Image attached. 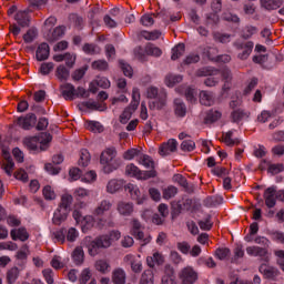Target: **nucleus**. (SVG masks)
<instances>
[{
	"instance_id": "nucleus-60",
	"label": "nucleus",
	"mask_w": 284,
	"mask_h": 284,
	"mask_svg": "<svg viewBox=\"0 0 284 284\" xmlns=\"http://www.w3.org/2000/svg\"><path fill=\"white\" fill-rule=\"evenodd\" d=\"M197 225L204 231L212 230V217L209 215L205 220H200Z\"/></svg>"
},
{
	"instance_id": "nucleus-15",
	"label": "nucleus",
	"mask_w": 284,
	"mask_h": 284,
	"mask_svg": "<svg viewBox=\"0 0 284 284\" xmlns=\"http://www.w3.org/2000/svg\"><path fill=\"white\" fill-rule=\"evenodd\" d=\"M124 189H125V192H129L131 199L133 201H136L138 205L143 204L144 197L141 194V190H139V186L132 183H129L124 186Z\"/></svg>"
},
{
	"instance_id": "nucleus-13",
	"label": "nucleus",
	"mask_w": 284,
	"mask_h": 284,
	"mask_svg": "<svg viewBox=\"0 0 284 284\" xmlns=\"http://www.w3.org/2000/svg\"><path fill=\"white\" fill-rule=\"evenodd\" d=\"M112 201L110 200H101L95 209L93 210V216H98V219H101V216H105L108 212L112 211Z\"/></svg>"
},
{
	"instance_id": "nucleus-1",
	"label": "nucleus",
	"mask_w": 284,
	"mask_h": 284,
	"mask_svg": "<svg viewBox=\"0 0 284 284\" xmlns=\"http://www.w3.org/2000/svg\"><path fill=\"white\" fill-rule=\"evenodd\" d=\"M74 197L71 194H63L61 196L58 209L53 213L52 223L53 225H61L64 221H68V215L72 211V203Z\"/></svg>"
},
{
	"instance_id": "nucleus-27",
	"label": "nucleus",
	"mask_w": 284,
	"mask_h": 284,
	"mask_svg": "<svg viewBox=\"0 0 284 284\" xmlns=\"http://www.w3.org/2000/svg\"><path fill=\"white\" fill-rule=\"evenodd\" d=\"M19 274H21V271L19 267L13 266L9 268L6 273V278L8 284H14L17 283V280L19 278Z\"/></svg>"
},
{
	"instance_id": "nucleus-49",
	"label": "nucleus",
	"mask_w": 284,
	"mask_h": 284,
	"mask_svg": "<svg viewBox=\"0 0 284 284\" xmlns=\"http://www.w3.org/2000/svg\"><path fill=\"white\" fill-rule=\"evenodd\" d=\"M173 183H178L184 190H190V184L187 183V179L182 174H174L172 179Z\"/></svg>"
},
{
	"instance_id": "nucleus-37",
	"label": "nucleus",
	"mask_w": 284,
	"mask_h": 284,
	"mask_svg": "<svg viewBox=\"0 0 284 284\" xmlns=\"http://www.w3.org/2000/svg\"><path fill=\"white\" fill-rule=\"evenodd\" d=\"M55 75L59 81H68L70 79V70H68L63 64L57 68Z\"/></svg>"
},
{
	"instance_id": "nucleus-30",
	"label": "nucleus",
	"mask_w": 284,
	"mask_h": 284,
	"mask_svg": "<svg viewBox=\"0 0 284 284\" xmlns=\"http://www.w3.org/2000/svg\"><path fill=\"white\" fill-rule=\"evenodd\" d=\"M85 258V253L83 252V247L78 246L74 248L72 253V260L77 265H83V261Z\"/></svg>"
},
{
	"instance_id": "nucleus-61",
	"label": "nucleus",
	"mask_w": 284,
	"mask_h": 284,
	"mask_svg": "<svg viewBox=\"0 0 284 284\" xmlns=\"http://www.w3.org/2000/svg\"><path fill=\"white\" fill-rule=\"evenodd\" d=\"M233 119V123H239V121H243L245 116H247V113H245L243 110H235L231 114Z\"/></svg>"
},
{
	"instance_id": "nucleus-58",
	"label": "nucleus",
	"mask_w": 284,
	"mask_h": 284,
	"mask_svg": "<svg viewBox=\"0 0 284 284\" xmlns=\"http://www.w3.org/2000/svg\"><path fill=\"white\" fill-rule=\"evenodd\" d=\"M42 192L47 201H54L57 199V194L54 193V190H52V186L50 185L44 186Z\"/></svg>"
},
{
	"instance_id": "nucleus-32",
	"label": "nucleus",
	"mask_w": 284,
	"mask_h": 284,
	"mask_svg": "<svg viewBox=\"0 0 284 284\" xmlns=\"http://www.w3.org/2000/svg\"><path fill=\"white\" fill-rule=\"evenodd\" d=\"M90 151H88V149H82L80 152V159L78 161V165H80V168H88V165H90Z\"/></svg>"
},
{
	"instance_id": "nucleus-57",
	"label": "nucleus",
	"mask_w": 284,
	"mask_h": 284,
	"mask_svg": "<svg viewBox=\"0 0 284 284\" xmlns=\"http://www.w3.org/2000/svg\"><path fill=\"white\" fill-rule=\"evenodd\" d=\"M140 101H141V93H139L138 88H133L131 108H133V110H136L139 108V102Z\"/></svg>"
},
{
	"instance_id": "nucleus-8",
	"label": "nucleus",
	"mask_w": 284,
	"mask_h": 284,
	"mask_svg": "<svg viewBox=\"0 0 284 284\" xmlns=\"http://www.w3.org/2000/svg\"><path fill=\"white\" fill-rule=\"evenodd\" d=\"M125 174L128 176H133L134 179H140L142 181H148V179H154L156 178V171L150 170V171H141L136 165L129 164L125 168Z\"/></svg>"
},
{
	"instance_id": "nucleus-39",
	"label": "nucleus",
	"mask_w": 284,
	"mask_h": 284,
	"mask_svg": "<svg viewBox=\"0 0 284 284\" xmlns=\"http://www.w3.org/2000/svg\"><path fill=\"white\" fill-rule=\"evenodd\" d=\"M185 54V44L179 43L172 49V55L171 59L172 61H176V59H181Z\"/></svg>"
},
{
	"instance_id": "nucleus-22",
	"label": "nucleus",
	"mask_w": 284,
	"mask_h": 284,
	"mask_svg": "<svg viewBox=\"0 0 284 284\" xmlns=\"http://www.w3.org/2000/svg\"><path fill=\"white\" fill-rule=\"evenodd\" d=\"M123 185H125L123 180H111L106 184V192L109 194H116L119 190H123Z\"/></svg>"
},
{
	"instance_id": "nucleus-35",
	"label": "nucleus",
	"mask_w": 284,
	"mask_h": 284,
	"mask_svg": "<svg viewBox=\"0 0 284 284\" xmlns=\"http://www.w3.org/2000/svg\"><path fill=\"white\" fill-rule=\"evenodd\" d=\"M139 284H154V272L145 270L140 277Z\"/></svg>"
},
{
	"instance_id": "nucleus-50",
	"label": "nucleus",
	"mask_w": 284,
	"mask_h": 284,
	"mask_svg": "<svg viewBox=\"0 0 284 284\" xmlns=\"http://www.w3.org/2000/svg\"><path fill=\"white\" fill-rule=\"evenodd\" d=\"M38 31L34 28L29 29L22 37L24 43H32L38 37Z\"/></svg>"
},
{
	"instance_id": "nucleus-64",
	"label": "nucleus",
	"mask_w": 284,
	"mask_h": 284,
	"mask_svg": "<svg viewBox=\"0 0 284 284\" xmlns=\"http://www.w3.org/2000/svg\"><path fill=\"white\" fill-rule=\"evenodd\" d=\"M87 128L91 132H103V125L99 122L89 121Z\"/></svg>"
},
{
	"instance_id": "nucleus-62",
	"label": "nucleus",
	"mask_w": 284,
	"mask_h": 284,
	"mask_svg": "<svg viewBox=\"0 0 284 284\" xmlns=\"http://www.w3.org/2000/svg\"><path fill=\"white\" fill-rule=\"evenodd\" d=\"M131 270L134 272V274H141L143 272V262L139 260H132Z\"/></svg>"
},
{
	"instance_id": "nucleus-34",
	"label": "nucleus",
	"mask_w": 284,
	"mask_h": 284,
	"mask_svg": "<svg viewBox=\"0 0 284 284\" xmlns=\"http://www.w3.org/2000/svg\"><path fill=\"white\" fill-rule=\"evenodd\" d=\"M174 108H175V114L176 116H185L187 112V108H185V103H183V100L181 99H175L174 100Z\"/></svg>"
},
{
	"instance_id": "nucleus-9",
	"label": "nucleus",
	"mask_w": 284,
	"mask_h": 284,
	"mask_svg": "<svg viewBox=\"0 0 284 284\" xmlns=\"http://www.w3.org/2000/svg\"><path fill=\"white\" fill-rule=\"evenodd\" d=\"M234 48L240 51L237 57L242 60L245 61V59H248L250 55L252 54V50H254V42L252 41H246L243 42L241 40H237L233 43Z\"/></svg>"
},
{
	"instance_id": "nucleus-21",
	"label": "nucleus",
	"mask_w": 284,
	"mask_h": 284,
	"mask_svg": "<svg viewBox=\"0 0 284 284\" xmlns=\"http://www.w3.org/2000/svg\"><path fill=\"white\" fill-rule=\"evenodd\" d=\"M12 241H22L26 242L30 239V234H28V230L26 227L13 229L10 232Z\"/></svg>"
},
{
	"instance_id": "nucleus-55",
	"label": "nucleus",
	"mask_w": 284,
	"mask_h": 284,
	"mask_svg": "<svg viewBox=\"0 0 284 284\" xmlns=\"http://www.w3.org/2000/svg\"><path fill=\"white\" fill-rule=\"evenodd\" d=\"M256 32H258V29H256V27L247 26L244 28L242 32V39H245V40L252 39V37L256 34Z\"/></svg>"
},
{
	"instance_id": "nucleus-48",
	"label": "nucleus",
	"mask_w": 284,
	"mask_h": 284,
	"mask_svg": "<svg viewBox=\"0 0 284 284\" xmlns=\"http://www.w3.org/2000/svg\"><path fill=\"white\" fill-rule=\"evenodd\" d=\"M233 134L234 133L232 131H229L223 136V142L225 143V145H229V148H232L233 145H239L241 143V140L232 139Z\"/></svg>"
},
{
	"instance_id": "nucleus-63",
	"label": "nucleus",
	"mask_w": 284,
	"mask_h": 284,
	"mask_svg": "<svg viewBox=\"0 0 284 284\" xmlns=\"http://www.w3.org/2000/svg\"><path fill=\"white\" fill-rule=\"evenodd\" d=\"M214 39L219 43H230L232 36L230 33H215Z\"/></svg>"
},
{
	"instance_id": "nucleus-42",
	"label": "nucleus",
	"mask_w": 284,
	"mask_h": 284,
	"mask_svg": "<svg viewBox=\"0 0 284 284\" xmlns=\"http://www.w3.org/2000/svg\"><path fill=\"white\" fill-rule=\"evenodd\" d=\"M91 68L92 70H98V72H106L110 64H108V61L105 60H95L91 63Z\"/></svg>"
},
{
	"instance_id": "nucleus-44",
	"label": "nucleus",
	"mask_w": 284,
	"mask_h": 284,
	"mask_svg": "<svg viewBox=\"0 0 284 284\" xmlns=\"http://www.w3.org/2000/svg\"><path fill=\"white\" fill-rule=\"evenodd\" d=\"M221 74H222L223 81H225V83L222 88V90L225 92L230 89L229 83L232 81V71H230V69H227V68H224V69H222Z\"/></svg>"
},
{
	"instance_id": "nucleus-59",
	"label": "nucleus",
	"mask_w": 284,
	"mask_h": 284,
	"mask_svg": "<svg viewBox=\"0 0 284 284\" xmlns=\"http://www.w3.org/2000/svg\"><path fill=\"white\" fill-rule=\"evenodd\" d=\"M54 70V63L52 62H44L40 67V73L43 74L44 77L50 74Z\"/></svg>"
},
{
	"instance_id": "nucleus-41",
	"label": "nucleus",
	"mask_w": 284,
	"mask_h": 284,
	"mask_svg": "<svg viewBox=\"0 0 284 284\" xmlns=\"http://www.w3.org/2000/svg\"><path fill=\"white\" fill-rule=\"evenodd\" d=\"M144 50L149 57H161L163 54V51L152 43H148Z\"/></svg>"
},
{
	"instance_id": "nucleus-14",
	"label": "nucleus",
	"mask_w": 284,
	"mask_h": 284,
	"mask_svg": "<svg viewBox=\"0 0 284 284\" xmlns=\"http://www.w3.org/2000/svg\"><path fill=\"white\" fill-rule=\"evenodd\" d=\"M179 146V142L174 139L168 140V142H164L159 148V155L160 156H170L172 152H176V148Z\"/></svg>"
},
{
	"instance_id": "nucleus-33",
	"label": "nucleus",
	"mask_w": 284,
	"mask_h": 284,
	"mask_svg": "<svg viewBox=\"0 0 284 284\" xmlns=\"http://www.w3.org/2000/svg\"><path fill=\"white\" fill-rule=\"evenodd\" d=\"M82 51L84 54H101V48L94 43H84L82 47Z\"/></svg>"
},
{
	"instance_id": "nucleus-46",
	"label": "nucleus",
	"mask_w": 284,
	"mask_h": 284,
	"mask_svg": "<svg viewBox=\"0 0 284 284\" xmlns=\"http://www.w3.org/2000/svg\"><path fill=\"white\" fill-rule=\"evenodd\" d=\"M141 37L145 39L146 41H156V39L161 38V33L159 30L154 31H141Z\"/></svg>"
},
{
	"instance_id": "nucleus-4",
	"label": "nucleus",
	"mask_w": 284,
	"mask_h": 284,
	"mask_svg": "<svg viewBox=\"0 0 284 284\" xmlns=\"http://www.w3.org/2000/svg\"><path fill=\"white\" fill-rule=\"evenodd\" d=\"M148 99H155L149 102L150 110H163L168 103V93L165 91H160L155 87H151L146 90Z\"/></svg>"
},
{
	"instance_id": "nucleus-54",
	"label": "nucleus",
	"mask_w": 284,
	"mask_h": 284,
	"mask_svg": "<svg viewBox=\"0 0 284 284\" xmlns=\"http://www.w3.org/2000/svg\"><path fill=\"white\" fill-rule=\"evenodd\" d=\"M234 256L231 260V263H237L239 258H243L245 256V251L243 250V245H236L233 251Z\"/></svg>"
},
{
	"instance_id": "nucleus-45",
	"label": "nucleus",
	"mask_w": 284,
	"mask_h": 284,
	"mask_svg": "<svg viewBox=\"0 0 284 284\" xmlns=\"http://www.w3.org/2000/svg\"><path fill=\"white\" fill-rule=\"evenodd\" d=\"M139 163L140 165H143L146 168V170H154V160H152V158H150V155H141L139 158Z\"/></svg>"
},
{
	"instance_id": "nucleus-53",
	"label": "nucleus",
	"mask_w": 284,
	"mask_h": 284,
	"mask_svg": "<svg viewBox=\"0 0 284 284\" xmlns=\"http://www.w3.org/2000/svg\"><path fill=\"white\" fill-rule=\"evenodd\" d=\"M222 19H223V21H227L229 23H241V18H239V16H236L230 11H225L222 14Z\"/></svg>"
},
{
	"instance_id": "nucleus-19",
	"label": "nucleus",
	"mask_w": 284,
	"mask_h": 284,
	"mask_svg": "<svg viewBox=\"0 0 284 284\" xmlns=\"http://www.w3.org/2000/svg\"><path fill=\"white\" fill-rule=\"evenodd\" d=\"M265 205L272 209L276 205V189L274 186L267 187L264 192Z\"/></svg>"
},
{
	"instance_id": "nucleus-6",
	"label": "nucleus",
	"mask_w": 284,
	"mask_h": 284,
	"mask_svg": "<svg viewBox=\"0 0 284 284\" xmlns=\"http://www.w3.org/2000/svg\"><path fill=\"white\" fill-rule=\"evenodd\" d=\"M110 245H112L110 236L101 235L88 244V253L90 256H97L101 253V250H108Z\"/></svg>"
},
{
	"instance_id": "nucleus-24",
	"label": "nucleus",
	"mask_w": 284,
	"mask_h": 284,
	"mask_svg": "<svg viewBox=\"0 0 284 284\" xmlns=\"http://www.w3.org/2000/svg\"><path fill=\"white\" fill-rule=\"evenodd\" d=\"M94 267L97 272H100V274H109V272L112 270L110 262L103 258L95 261Z\"/></svg>"
},
{
	"instance_id": "nucleus-12",
	"label": "nucleus",
	"mask_w": 284,
	"mask_h": 284,
	"mask_svg": "<svg viewBox=\"0 0 284 284\" xmlns=\"http://www.w3.org/2000/svg\"><path fill=\"white\" fill-rule=\"evenodd\" d=\"M260 273L263 274L264 278L268 281H276L277 276L281 274L278 268L270 266L267 263H263L258 267Z\"/></svg>"
},
{
	"instance_id": "nucleus-52",
	"label": "nucleus",
	"mask_w": 284,
	"mask_h": 284,
	"mask_svg": "<svg viewBox=\"0 0 284 284\" xmlns=\"http://www.w3.org/2000/svg\"><path fill=\"white\" fill-rule=\"evenodd\" d=\"M119 63L124 77H129V79H132L134 74V70L132 69V67L123 60H120Z\"/></svg>"
},
{
	"instance_id": "nucleus-10",
	"label": "nucleus",
	"mask_w": 284,
	"mask_h": 284,
	"mask_svg": "<svg viewBox=\"0 0 284 284\" xmlns=\"http://www.w3.org/2000/svg\"><path fill=\"white\" fill-rule=\"evenodd\" d=\"M182 284H195L199 281V273L192 266H186L180 272Z\"/></svg>"
},
{
	"instance_id": "nucleus-31",
	"label": "nucleus",
	"mask_w": 284,
	"mask_h": 284,
	"mask_svg": "<svg viewBox=\"0 0 284 284\" xmlns=\"http://www.w3.org/2000/svg\"><path fill=\"white\" fill-rule=\"evenodd\" d=\"M163 261V255L159 252H155L152 256L146 257V264L149 267H154V265H162Z\"/></svg>"
},
{
	"instance_id": "nucleus-56",
	"label": "nucleus",
	"mask_w": 284,
	"mask_h": 284,
	"mask_svg": "<svg viewBox=\"0 0 284 284\" xmlns=\"http://www.w3.org/2000/svg\"><path fill=\"white\" fill-rule=\"evenodd\" d=\"M2 170L7 173V176H12V173L14 172V161L13 160H7L2 163Z\"/></svg>"
},
{
	"instance_id": "nucleus-5",
	"label": "nucleus",
	"mask_w": 284,
	"mask_h": 284,
	"mask_svg": "<svg viewBox=\"0 0 284 284\" xmlns=\"http://www.w3.org/2000/svg\"><path fill=\"white\" fill-rule=\"evenodd\" d=\"M16 23L9 26V31L13 37L21 34V28H30V14L28 10H20L13 17Z\"/></svg>"
},
{
	"instance_id": "nucleus-3",
	"label": "nucleus",
	"mask_w": 284,
	"mask_h": 284,
	"mask_svg": "<svg viewBox=\"0 0 284 284\" xmlns=\"http://www.w3.org/2000/svg\"><path fill=\"white\" fill-rule=\"evenodd\" d=\"M52 135L50 133H41L38 136L24 138L23 145L28 150H37L38 143H40V151L45 152L50 148Z\"/></svg>"
},
{
	"instance_id": "nucleus-7",
	"label": "nucleus",
	"mask_w": 284,
	"mask_h": 284,
	"mask_svg": "<svg viewBox=\"0 0 284 284\" xmlns=\"http://www.w3.org/2000/svg\"><path fill=\"white\" fill-rule=\"evenodd\" d=\"M131 225V235L134 236L138 241H142V245H148L152 241V236L148 235L145 236V233H143V224H141V221L139 219L133 217L130 221Z\"/></svg>"
},
{
	"instance_id": "nucleus-28",
	"label": "nucleus",
	"mask_w": 284,
	"mask_h": 284,
	"mask_svg": "<svg viewBox=\"0 0 284 284\" xmlns=\"http://www.w3.org/2000/svg\"><path fill=\"white\" fill-rule=\"evenodd\" d=\"M183 81V75L169 73L165 75L164 83L168 88H174L176 83H181Z\"/></svg>"
},
{
	"instance_id": "nucleus-2",
	"label": "nucleus",
	"mask_w": 284,
	"mask_h": 284,
	"mask_svg": "<svg viewBox=\"0 0 284 284\" xmlns=\"http://www.w3.org/2000/svg\"><path fill=\"white\" fill-rule=\"evenodd\" d=\"M100 163L103 165L104 174H112L121 168V159H116V149L109 148L101 153Z\"/></svg>"
},
{
	"instance_id": "nucleus-47",
	"label": "nucleus",
	"mask_w": 284,
	"mask_h": 284,
	"mask_svg": "<svg viewBox=\"0 0 284 284\" xmlns=\"http://www.w3.org/2000/svg\"><path fill=\"white\" fill-rule=\"evenodd\" d=\"M230 254H232V251H230L227 247H219L215 250V256L219 258V261L230 258Z\"/></svg>"
},
{
	"instance_id": "nucleus-29",
	"label": "nucleus",
	"mask_w": 284,
	"mask_h": 284,
	"mask_svg": "<svg viewBox=\"0 0 284 284\" xmlns=\"http://www.w3.org/2000/svg\"><path fill=\"white\" fill-rule=\"evenodd\" d=\"M261 6L265 10H278L283 6L281 0H261Z\"/></svg>"
},
{
	"instance_id": "nucleus-51",
	"label": "nucleus",
	"mask_w": 284,
	"mask_h": 284,
	"mask_svg": "<svg viewBox=\"0 0 284 284\" xmlns=\"http://www.w3.org/2000/svg\"><path fill=\"white\" fill-rule=\"evenodd\" d=\"M180 149L182 152H194L196 149V143L193 140H184L181 143Z\"/></svg>"
},
{
	"instance_id": "nucleus-26",
	"label": "nucleus",
	"mask_w": 284,
	"mask_h": 284,
	"mask_svg": "<svg viewBox=\"0 0 284 284\" xmlns=\"http://www.w3.org/2000/svg\"><path fill=\"white\" fill-rule=\"evenodd\" d=\"M200 103L206 106L214 105V93L210 91H201Z\"/></svg>"
},
{
	"instance_id": "nucleus-40",
	"label": "nucleus",
	"mask_w": 284,
	"mask_h": 284,
	"mask_svg": "<svg viewBox=\"0 0 284 284\" xmlns=\"http://www.w3.org/2000/svg\"><path fill=\"white\" fill-rule=\"evenodd\" d=\"M221 116H222L221 111L210 110L206 113V116L204 119V123H216V121H219V119H221Z\"/></svg>"
},
{
	"instance_id": "nucleus-38",
	"label": "nucleus",
	"mask_w": 284,
	"mask_h": 284,
	"mask_svg": "<svg viewBox=\"0 0 284 284\" xmlns=\"http://www.w3.org/2000/svg\"><path fill=\"white\" fill-rule=\"evenodd\" d=\"M162 194L163 199L170 201V199H174L176 194H179V189L174 185H169L168 187L163 189Z\"/></svg>"
},
{
	"instance_id": "nucleus-43",
	"label": "nucleus",
	"mask_w": 284,
	"mask_h": 284,
	"mask_svg": "<svg viewBox=\"0 0 284 284\" xmlns=\"http://www.w3.org/2000/svg\"><path fill=\"white\" fill-rule=\"evenodd\" d=\"M136 112V109L132 108V104L124 109L123 113L120 115V122L125 124L132 119V113Z\"/></svg>"
},
{
	"instance_id": "nucleus-23",
	"label": "nucleus",
	"mask_w": 284,
	"mask_h": 284,
	"mask_svg": "<svg viewBox=\"0 0 284 284\" xmlns=\"http://www.w3.org/2000/svg\"><path fill=\"white\" fill-rule=\"evenodd\" d=\"M128 278V275L125 274V271L123 268H115L112 272V283L114 284H125V281Z\"/></svg>"
},
{
	"instance_id": "nucleus-16",
	"label": "nucleus",
	"mask_w": 284,
	"mask_h": 284,
	"mask_svg": "<svg viewBox=\"0 0 284 284\" xmlns=\"http://www.w3.org/2000/svg\"><path fill=\"white\" fill-rule=\"evenodd\" d=\"M116 210L121 216H132L134 213V204L131 202L120 201L116 204Z\"/></svg>"
},
{
	"instance_id": "nucleus-36",
	"label": "nucleus",
	"mask_w": 284,
	"mask_h": 284,
	"mask_svg": "<svg viewBox=\"0 0 284 284\" xmlns=\"http://www.w3.org/2000/svg\"><path fill=\"white\" fill-rule=\"evenodd\" d=\"M63 34H65V27H57L51 33V37L48 38V41H50V43H54V41H59Z\"/></svg>"
},
{
	"instance_id": "nucleus-17",
	"label": "nucleus",
	"mask_w": 284,
	"mask_h": 284,
	"mask_svg": "<svg viewBox=\"0 0 284 284\" xmlns=\"http://www.w3.org/2000/svg\"><path fill=\"white\" fill-rule=\"evenodd\" d=\"M60 92L65 101H74L77 89L72 83H63L60 85Z\"/></svg>"
},
{
	"instance_id": "nucleus-11",
	"label": "nucleus",
	"mask_w": 284,
	"mask_h": 284,
	"mask_svg": "<svg viewBox=\"0 0 284 284\" xmlns=\"http://www.w3.org/2000/svg\"><path fill=\"white\" fill-rule=\"evenodd\" d=\"M17 125L22 130H30L37 125V115L34 113H28L26 116H20L17 120Z\"/></svg>"
},
{
	"instance_id": "nucleus-18",
	"label": "nucleus",
	"mask_w": 284,
	"mask_h": 284,
	"mask_svg": "<svg viewBox=\"0 0 284 284\" xmlns=\"http://www.w3.org/2000/svg\"><path fill=\"white\" fill-rule=\"evenodd\" d=\"M266 168H268L267 170H268L270 174H273V175L274 174H281V172H283V170H284V166L281 163L272 164L267 160H262V162L260 163L258 169L260 170H265Z\"/></svg>"
},
{
	"instance_id": "nucleus-20",
	"label": "nucleus",
	"mask_w": 284,
	"mask_h": 284,
	"mask_svg": "<svg viewBox=\"0 0 284 284\" xmlns=\"http://www.w3.org/2000/svg\"><path fill=\"white\" fill-rule=\"evenodd\" d=\"M50 57V45L48 43L42 42L37 51H36V59L37 61H45Z\"/></svg>"
},
{
	"instance_id": "nucleus-25",
	"label": "nucleus",
	"mask_w": 284,
	"mask_h": 284,
	"mask_svg": "<svg viewBox=\"0 0 284 284\" xmlns=\"http://www.w3.org/2000/svg\"><path fill=\"white\" fill-rule=\"evenodd\" d=\"M216 74H221V71L212 67H204L195 72V77H216Z\"/></svg>"
}]
</instances>
